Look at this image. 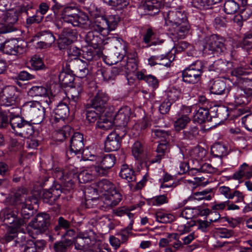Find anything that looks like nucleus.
<instances>
[{
    "label": "nucleus",
    "mask_w": 252,
    "mask_h": 252,
    "mask_svg": "<svg viewBox=\"0 0 252 252\" xmlns=\"http://www.w3.org/2000/svg\"><path fill=\"white\" fill-rule=\"evenodd\" d=\"M165 24L171 28L169 31L175 41L185 37L189 30L190 26L188 20L186 10L181 6L169 10L165 18Z\"/></svg>",
    "instance_id": "1"
},
{
    "label": "nucleus",
    "mask_w": 252,
    "mask_h": 252,
    "mask_svg": "<svg viewBox=\"0 0 252 252\" xmlns=\"http://www.w3.org/2000/svg\"><path fill=\"white\" fill-rule=\"evenodd\" d=\"M96 186L100 192H104L103 201L107 206H115L122 199L121 193L115 189L113 184L107 179L98 181Z\"/></svg>",
    "instance_id": "2"
},
{
    "label": "nucleus",
    "mask_w": 252,
    "mask_h": 252,
    "mask_svg": "<svg viewBox=\"0 0 252 252\" xmlns=\"http://www.w3.org/2000/svg\"><path fill=\"white\" fill-rule=\"evenodd\" d=\"M22 110L24 115L33 124H39L45 118V109L38 101L26 102L23 105Z\"/></svg>",
    "instance_id": "3"
},
{
    "label": "nucleus",
    "mask_w": 252,
    "mask_h": 252,
    "mask_svg": "<svg viewBox=\"0 0 252 252\" xmlns=\"http://www.w3.org/2000/svg\"><path fill=\"white\" fill-rule=\"evenodd\" d=\"M243 86L238 89L235 95V103L237 105L248 104L252 97V73L249 77H243Z\"/></svg>",
    "instance_id": "4"
},
{
    "label": "nucleus",
    "mask_w": 252,
    "mask_h": 252,
    "mask_svg": "<svg viewBox=\"0 0 252 252\" xmlns=\"http://www.w3.org/2000/svg\"><path fill=\"white\" fill-rule=\"evenodd\" d=\"M10 126L15 134L20 137L29 138L33 133V126L22 117L12 118Z\"/></svg>",
    "instance_id": "5"
},
{
    "label": "nucleus",
    "mask_w": 252,
    "mask_h": 252,
    "mask_svg": "<svg viewBox=\"0 0 252 252\" xmlns=\"http://www.w3.org/2000/svg\"><path fill=\"white\" fill-rule=\"evenodd\" d=\"M116 161V158L114 155L106 154L98 158L97 162L98 164L93 167V171L95 174L106 175L115 164Z\"/></svg>",
    "instance_id": "6"
},
{
    "label": "nucleus",
    "mask_w": 252,
    "mask_h": 252,
    "mask_svg": "<svg viewBox=\"0 0 252 252\" xmlns=\"http://www.w3.org/2000/svg\"><path fill=\"white\" fill-rule=\"evenodd\" d=\"M18 101L16 88L13 86H6L0 92V103L5 106H13Z\"/></svg>",
    "instance_id": "7"
},
{
    "label": "nucleus",
    "mask_w": 252,
    "mask_h": 252,
    "mask_svg": "<svg viewBox=\"0 0 252 252\" xmlns=\"http://www.w3.org/2000/svg\"><path fill=\"white\" fill-rule=\"evenodd\" d=\"M206 44V47L208 50L211 51L213 53L220 54L223 53L225 49L224 45L225 39L217 34H213L207 36L205 38Z\"/></svg>",
    "instance_id": "8"
},
{
    "label": "nucleus",
    "mask_w": 252,
    "mask_h": 252,
    "mask_svg": "<svg viewBox=\"0 0 252 252\" xmlns=\"http://www.w3.org/2000/svg\"><path fill=\"white\" fill-rule=\"evenodd\" d=\"M84 147V138L82 134L74 133L70 141V150L66 153L68 158H72V155L80 154Z\"/></svg>",
    "instance_id": "9"
},
{
    "label": "nucleus",
    "mask_w": 252,
    "mask_h": 252,
    "mask_svg": "<svg viewBox=\"0 0 252 252\" xmlns=\"http://www.w3.org/2000/svg\"><path fill=\"white\" fill-rule=\"evenodd\" d=\"M67 66L72 72L75 73L76 76L80 78L85 77L89 73L88 63L81 59L68 61Z\"/></svg>",
    "instance_id": "10"
},
{
    "label": "nucleus",
    "mask_w": 252,
    "mask_h": 252,
    "mask_svg": "<svg viewBox=\"0 0 252 252\" xmlns=\"http://www.w3.org/2000/svg\"><path fill=\"white\" fill-rule=\"evenodd\" d=\"M50 224V217L45 213H38L30 222V226L42 233L45 232Z\"/></svg>",
    "instance_id": "11"
},
{
    "label": "nucleus",
    "mask_w": 252,
    "mask_h": 252,
    "mask_svg": "<svg viewBox=\"0 0 252 252\" xmlns=\"http://www.w3.org/2000/svg\"><path fill=\"white\" fill-rule=\"evenodd\" d=\"M108 100L107 94L102 90H99L93 99L91 100L92 108L96 111L101 112H105V106Z\"/></svg>",
    "instance_id": "12"
},
{
    "label": "nucleus",
    "mask_w": 252,
    "mask_h": 252,
    "mask_svg": "<svg viewBox=\"0 0 252 252\" xmlns=\"http://www.w3.org/2000/svg\"><path fill=\"white\" fill-rule=\"evenodd\" d=\"M115 49H113L111 58L117 63L124 59L126 54V42L121 38H115L113 42Z\"/></svg>",
    "instance_id": "13"
},
{
    "label": "nucleus",
    "mask_w": 252,
    "mask_h": 252,
    "mask_svg": "<svg viewBox=\"0 0 252 252\" xmlns=\"http://www.w3.org/2000/svg\"><path fill=\"white\" fill-rule=\"evenodd\" d=\"M55 115L52 119V124L61 123L64 124V120L69 113L68 106L64 103H60L54 110Z\"/></svg>",
    "instance_id": "14"
},
{
    "label": "nucleus",
    "mask_w": 252,
    "mask_h": 252,
    "mask_svg": "<svg viewBox=\"0 0 252 252\" xmlns=\"http://www.w3.org/2000/svg\"><path fill=\"white\" fill-rule=\"evenodd\" d=\"M232 63L220 59L213 62L209 65L208 68L210 72H214L217 74L224 73L232 69Z\"/></svg>",
    "instance_id": "15"
},
{
    "label": "nucleus",
    "mask_w": 252,
    "mask_h": 252,
    "mask_svg": "<svg viewBox=\"0 0 252 252\" xmlns=\"http://www.w3.org/2000/svg\"><path fill=\"white\" fill-rule=\"evenodd\" d=\"M163 5V0H151L141 5L140 9L144 10L146 14L154 15L159 12Z\"/></svg>",
    "instance_id": "16"
},
{
    "label": "nucleus",
    "mask_w": 252,
    "mask_h": 252,
    "mask_svg": "<svg viewBox=\"0 0 252 252\" xmlns=\"http://www.w3.org/2000/svg\"><path fill=\"white\" fill-rule=\"evenodd\" d=\"M28 190L24 188L15 190L13 195L11 197V202L14 205H22L31 202V198L28 197Z\"/></svg>",
    "instance_id": "17"
},
{
    "label": "nucleus",
    "mask_w": 252,
    "mask_h": 252,
    "mask_svg": "<svg viewBox=\"0 0 252 252\" xmlns=\"http://www.w3.org/2000/svg\"><path fill=\"white\" fill-rule=\"evenodd\" d=\"M60 185L54 188L43 191L42 198L44 203L52 205L58 199L63 193Z\"/></svg>",
    "instance_id": "18"
},
{
    "label": "nucleus",
    "mask_w": 252,
    "mask_h": 252,
    "mask_svg": "<svg viewBox=\"0 0 252 252\" xmlns=\"http://www.w3.org/2000/svg\"><path fill=\"white\" fill-rule=\"evenodd\" d=\"M131 109L128 106L121 108L115 115L114 123L119 126H126L129 120Z\"/></svg>",
    "instance_id": "19"
},
{
    "label": "nucleus",
    "mask_w": 252,
    "mask_h": 252,
    "mask_svg": "<svg viewBox=\"0 0 252 252\" xmlns=\"http://www.w3.org/2000/svg\"><path fill=\"white\" fill-rule=\"evenodd\" d=\"M66 23L71 24L74 27L88 28L90 24L88 16L84 13L78 12Z\"/></svg>",
    "instance_id": "20"
},
{
    "label": "nucleus",
    "mask_w": 252,
    "mask_h": 252,
    "mask_svg": "<svg viewBox=\"0 0 252 252\" xmlns=\"http://www.w3.org/2000/svg\"><path fill=\"white\" fill-rule=\"evenodd\" d=\"M219 191L220 194L223 195L228 200L232 199L234 197H236L235 202L239 203L244 201V195L239 190L232 189L228 187L223 186L219 188Z\"/></svg>",
    "instance_id": "21"
},
{
    "label": "nucleus",
    "mask_w": 252,
    "mask_h": 252,
    "mask_svg": "<svg viewBox=\"0 0 252 252\" xmlns=\"http://www.w3.org/2000/svg\"><path fill=\"white\" fill-rule=\"evenodd\" d=\"M52 125L57 128L54 134L57 141L62 142L70 136L71 128L69 126L62 125L61 123Z\"/></svg>",
    "instance_id": "22"
},
{
    "label": "nucleus",
    "mask_w": 252,
    "mask_h": 252,
    "mask_svg": "<svg viewBox=\"0 0 252 252\" xmlns=\"http://www.w3.org/2000/svg\"><path fill=\"white\" fill-rule=\"evenodd\" d=\"M2 51L6 54L17 55L21 54L24 51V48L19 46L14 40L6 41L3 42Z\"/></svg>",
    "instance_id": "23"
},
{
    "label": "nucleus",
    "mask_w": 252,
    "mask_h": 252,
    "mask_svg": "<svg viewBox=\"0 0 252 252\" xmlns=\"http://www.w3.org/2000/svg\"><path fill=\"white\" fill-rule=\"evenodd\" d=\"M210 91L212 94L217 95H227L229 92V90L226 87L225 83L223 81L220 80L213 82L210 87Z\"/></svg>",
    "instance_id": "24"
},
{
    "label": "nucleus",
    "mask_w": 252,
    "mask_h": 252,
    "mask_svg": "<svg viewBox=\"0 0 252 252\" xmlns=\"http://www.w3.org/2000/svg\"><path fill=\"white\" fill-rule=\"evenodd\" d=\"M182 77L184 82L193 84L200 80L201 76L188 67L182 71Z\"/></svg>",
    "instance_id": "25"
},
{
    "label": "nucleus",
    "mask_w": 252,
    "mask_h": 252,
    "mask_svg": "<svg viewBox=\"0 0 252 252\" xmlns=\"http://www.w3.org/2000/svg\"><path fill=\"white\" fill-rule=\"evenodd\" d=\"M121 141L111 132L105 142V149L108 152L117 151L120 148Z\"/></svg>",
    "instance_id": "26"
},
{
    "label": "nucleus",
    "mask_w": 252,
    "mask_h": 252,
    "mask_svg": "<svg viewBox=\"0 0 252 252\" xmlns=\"http://www.w3.org/2000/svg\"><path fill=\"white\" fill-rule=\"evenodd\" d=\"M18 16L19 13L17 10H11L2 14V20L8 26H11L14 31V25L18 20Z\"/></svg>",
    "instance_id": "27"
},
{
    "label": "nucleus",
    "mask_w": 252,
    "mask_h": 252,
    "mask_svg": "<svg viewBox=\"0 0 252 252\" xmlns=\"http://www.w3.org/2000/svg\"><path fill=\"white\" fill-rule=\"evenodd\" d=\"M70 92V97L69 99V104L71 106L76 107L81 98V94L83 92V89L81 86L71 87Z\"/></svg>",
    "instance_id": "28"
},
{
    "label": "nucleus",
    "mask_w": 252,
    "mask_h": 252,
    "mask_svg": "<svg viewBox=\"0 0 252 252\" xmlns=\"http://www.w3.org/2000/svg\"><path fill=\"white\" fill-rule=\"evenodd\" d=\"M120 176L122 178L127 180L128 182H133L136 181L134 171L126 164L122 166Z\"/></svg>",
    "instance_id": "29"
},
{
    "label": "nucleus",
    "mask_w": 252,
    "mask_h": 252,
    "mask_svg": "<svg viewBox=\"0 0 252 252\" xmlns=\"http://www.w3.org/2000/svg\"><path fill=\"white\" fill-rule=\"evenodd\" d=\"M112 120V119L110 117L107 116L106 114L104 113L99 118L95 127L104 130L109 129L113 126Z\"/></svg>",
    "instance_id": "30"
},
{
    "label": "nucleus",
    "mask_w": 252,
    "mask_h": 252,
    "mask_svg": "<svg viewBox=\"0 0 252 252\" xmlns=\"http://www.w3.org/2000/svg\"><path fill=\"white\" fill-rule=\"evenodd\" d=\"M105 19V18L101 17L100 19L95 20L93 25L94 30L103 35L109 33L108 24Z\"/></svg>",
    "instance_id": "31"
},
{
    "label": "nucleus",
    "mask_w": 252,
    "mask_h": 252,
    "mask_svg": "<svg viewBox=\"0 0 252 252\" xmlns=\"http://www.w3.org/2000/svg\"><path fill=\"white\" fill-rule=\"evenodd\" d=\"M136 76L138 80H144L154 88H156L158 87V81L155 76L146 75L142 71L137 72Z\"/></svg>",
    "instance_id": "32"
},
{
    "label": "nucleus",
    "mask_w": 252,
    "mask_h": 252,
    "mask_svg": "<svg viewBox=\"0 0 252 252\" xmlns=\"http://www.w3.org/2000/svg\"><path fill=\"white\" fill-rule=\"evenodd\" d=\"M193 120L199 124H202L206 121L211 120L208 109L202 107L199 108L193 116Z\"/></svg>",
    "instance_id": "33"
},
{
    "label": "nucleus",
    "mask_w": 252,
    "mask_h": 252,
    "mask_svg": "<svg viewBox=\"0 0 252 252\" xmlns=\"http://www.w3.org/2000/svg\"><path fill=\"white\" fill-rule=\"evenodd\" d=\"M75 237L80 238L83 240H85L89 242L95 241L97 235L96 233L92 229L86 230L82 231L78 230Z\"/></svg>",
    "instance_id": "34"
},
{
    "label": "nucleus",
    "mask_w": 252,
    "mask_h": 252,
    "mask_svg": "<svg viewBox=\"0 0 252 252\" xmlns=\"http://www.w3.org/2000/svg\"><path fill=\"white\" fill-rule=\"evenodd\" d=\"M156 35L155 32L152 28H148L143 34V42L146 44L147 47H150L152 45H156L158 42L154 41Z\"/></svg>",
    "instance_id": "35"
},
{
    "label": "nucleus",
    "mask_w": 252,
    "mask_h": 252,
    "mask_svg": "<svg viewBox=\"0 0 252 252\" xmlns=\"http://www.w3.org/2000/svg\"><path fill=\"white\" fill-rule=\"evenodd\" d=\"M36 36L45 45H50L51 46L55 40V36L49 31H41L37 33Z\"/></svg>",
    "instance_id": "36"
},
{
    "label": "nucleus",
    "mask_w": 252,
    "mask_h": 252,
    "mask_svg": "<svg viewBox=\"0 0 252 252\" xmlns=\"http://www.w3.org/2000/svg\"><path fill=\"white\" fill-rule=\"evenodd\" d=\"M32 240L30 238L29 235L25 233L20 232L17 235L16 239L14 240L13 246L19 248H24Z\"/></svg>",
    "instance_id": "37"
},
{
    "label": "nucleus",
    "mask_w": 252,
    "mask_h": 252,
    "mask_svg": "<svg viewBox=\"0 0 252 252\" xmlns=\"http://www.w3.org/2000/svg\"><path fill=\"white\" fill-rule=\"evenodd\" d=\"M168 149V142L160 143L157 147L156 152L157 154L155 158L151 161L152 163L159 162L163 158Z\"/></svg>",
    "instance_id": "38"
},
{
    "label": "nucleus",
    "mask_w": 252,
    "mask_h": 252,
    "mask_svg": "<svg viewBox=\"0 0 252 252\" xmlns=\"http://www.w3.org/2000/svg\"><path fill=\"white\" fill-rule=\"evenodd\" d=\"M73 244V241L68 239L60 241L53 244L54 252H66L69 247Z\"/></svg>",
    "instance_id": "39"
},
{
    "label": "nucleus",
    "mask_w": 252,
    "mask_h": 252,
    "mask_svg": "<svg viewBox=\"0 0 252 252\" xmlns=\"http://www.w3.org/2000/svg\"><path fill=\"white\" fill-rule=\"evenodd\" d=\"M97 176L99 175L94 173L93 167L91 170H86L81 172L78 175V178L80 183L85 184L92 181Z\"/></svg>",
    "instance_id": "40"
},
{
    "label": "nucleus",
    "mask_w": 252,
    "mask_h": 252,
    "mask_svg": "<svg viewBox=\"0 0 252 252\" xmlns=\"http://www.w3.org/2000/svg\"><path fill=\"white\" fill-rule=\"evenodd\" d=\"M100 73L104 81H108L114 80L117 75L119 73L118 68L114 67L112 69H100L97 71V73Z\"/></svg>",
    "instance_id": "41"
},
{
    "label": "nucleus",
    "mask_w": 252,
    "mask_h": 252,
    "mask_svg": "<svg viewBox=\"0 0 252 252\" xmlns=\"http://www.w3.org/2000/svg\"><path fill=\"white\" fill-rule=\"evenodd\" d=\"M44 245L43 241H29L28 245L24 247V252H38V251L43 250Z\"/></svg>",
    "instance_id": "42"
},
{
    "label": "nucleus",
    "mask_w": 252,
    "mask_h": 252,
    "mask_svg": "<svg viewBox=\"0 0 252 252\" xmlns=\"http://www.w3.org/2000/svg\"><path fill=\"white\" fill-rule=\"evenodd\" d=\"M59 3H56L52 6L51 10L54 13L53 20L56 26L58 29L62 28V24L60 23V14L63 8Z\"/></svg>",
    "instance_id": "43"
},
{
    "label": "nucleus",
    "mask_w": 252,
    "mask_h": 252,
    "mask_svg": "<svg viewBox=\"0 0 252 252\" xmlns=\"http://www.w3.org/2000/svg\"><path fill=\"white\" fill-rule=\"evenodd\" d=\"M226 147L219 143L214 144L211 147V152L215 157L222 158L226 154Z\"/></svg>",
    "instance_id": "44"
},
{
    "label": "nucleus",
    "mask_w": 252,
    "mask_h": 252,
    "mask_svg": "<svg viewBox=\"0 0 252 252\" xmlns=\"http://www.w3.org/2000/svg\"><path fill=\"white\" fill-rule=\"evenodd\" d=\"M59 79L62 84L65 87H73L74 77L71 74L62 72L59 75Z\"/></svg>",
    "instance_id": "45"
},
{
    "label": "nucleus",
    "mask_w": 252,
    "mask_h": 252,
    "mask_svg": "<svg viewBox=\"0 0 252 252\" xmlns=\"http://www.w3.org/2000/svg\"><path fill=\"white\" fill-rule=\"evenodd\" d=\"M76 11L77 10L72 7H64L60 14V23L62 24V21L64 22L68 21V19L72 18L76 13Z\"/></svg>",
    "instance_id": "46"
},
{
    "label": "nucleus",
    "mask_w": 252,
    "mask_h": 252,
    "mask_svg": "<svg viewBox=\"0 0 252 252\" xmlns=\"http://www.w3.org/2000/svg\"><path fill=\"white\" fill-rule=\"evenodd\" d=\"M98 191V190L97 188L89 186L86 188L84 190V194L86 201L95 200L98 199L99 197Z\"/></svg>",
    "instance_id": "47"
},
{
    "label": "nucleus",
    "mask_w": 252,
    "mask_h": 252,
    "mask_svg": "<svg viewBox=\"0 0 252 252\" xmlns=\"http://www.w3.org/2000/svg\"><path fill=\"white\" fill-rule=\"evenodd\" d=\"M252 14V10L249 7L245 8L241 12L240 15H236L233 21L237 23L238 26H242L243 25L242 19L246 20Z\"/></svg>",
    "instance_id": "48"
},
{
    "label": "nucleus",
    "mask_w": 252,
    "mask_h": 252,
    "mask_svg": "<svg viewBox=\"0 0 252 252\" xmlns=\"http://www.w3.org/2000/svg\"><path fill=\"white\" fill-rule=\"evenodd\" d=\"M147 204L150 206H160L168 202V199L165 195H158L148 199Z\"/></svg>",
    "instance_id": "49"
},
{
    "label": "nucleus",
    "mask_w": 252,
    "mask_h": 252,
    "mask_svg": "<svg viewBox=\"0 0 252 252\" xmlns=\"http://www.w3.org/2000/svg\"><path fill=\"white\" fill-rule=\"evenodd\" d=\"M104 113V112L100 113L95 109H93L92 106H91L90 109L86 111V119L90 123H94L96 121H98L99 118Z\"/></svg>",
    "instance_id": "50"
},
{
    "label": "nucleus",
    "mask_w": 252,
    "mask_h": 252,
    "mask_svg": "<svg viewBox=\"0 0 252 252\" xmlns=\"http://www.w3.org/2000/svg\"><path fill=\"white\" fill-rule=\"evenodd\" d=\"M72 225V221H69L65 220L63 217H60L58 220V225L54 228L55 231L57 232V234L59 235L60 231L62 229L66 230L69 228Z\"/></svg>",
    "instance_id": "51"
},
{
    "label": "nucleus",
    "mask_w": 252,
    "mask_h": 252,
    "mask_svg": "<svg viewBox=\"0 0 252 252\" xmlns=\"http://www.w3.org/2000/svg\"><path fill=\"white\" fill-rule=\"evenodd\" d=\"M132 153L135 158L137 160H141L144 153V147L139 141L135 142L132 147Z\"/></svg>",
    "instance_id": "52"
},
{
    "label": "nucleus",
    "mask_w": 252,
    "mask_h": 252,
    "mask_svg": "<svg viewBox=\"0 0 252 252\" xmlns=\"http://www.w3.org/2000/svg\"><path fill=\"white\" fill-rule=\"evenodd\" d=\"M224 11L227 14H233L237 11L239 4L233 0H228L224 4Z\"/></svg>",
    "instance_id": "53"
},
{
    "label": "nucleus",
    "mask_w": 252,
    "mask_h": 252,
    "mask_svg": "<svg viewBox=\"0 0 252 252\" xmlns=\"http://www.w3.org/2000/svg\"><path fill=\"white\" fill-rule=\"evenodd\" d=\"M1 213L4 220H6L7 223L11 224L14 222L16 217V212L12 211L11 208L6 207L1 210Z\"/></svg>",
    "instance_id": "54"
},
{
    "label": "nucleus",
    "mask_w": 252,
    "mask_h": 252,
    "mask_svg": "<svg viewBox=\"0 0 252 252\" xmlns=\"http://www.w3.org/2000/svg\"><path fill=\"white\" fill-rule=\"evenodd\" d=\"M156 220L163 223H170L174 220V217L170 214L162 212H158L156 214Z\"/></svg>",
    "instance_id": "55"
},
{
    "label": "nucleus",
    "mask_w": 252,
    "mask_h": 252,
    "mask_svg": "<svg viewBox=\"0 0 252 252\" xmlns=\"http://www.w3.org/2000/svg\"><path fill=\"white\" fill-rule=\"evenodd\" d=\"M181 96V90L175 87L170 88L167 92V99L172 102H175L178 100Z\"/></svg>",
    "instance_id": "56"
},
{
    "label": "nucleus",
    "mask_w": 252,
    "mask_h": 252,
    "mask_svg": "<svg viewBox=\"0 0 252 252\" xmlns=\"http://www.w3.org/2000/svg\"><path fill=\"white\" fill-rule=\"evenodd\" d=\"M126 61V63L124 65V68L127 73L134 72L137 68V62L135 58L126 57L124 62Z\"/></svg>",
    "instance_id": "57"
},
{
    "label": "nucleus",
    "mask_w": 252,
    "mask_h": 252,
    "mask_svg": "<svg viewBox=\"0 0 252 252\" xmlns=\"http://www.w3.org/2000/svg\"><path fill=\"white\" fill-rule=\"evenodd\" d=\"M28 94L32 97L45 96L47 95V89L43 86H33L29 90Z\"/></svg>",
    "instance_id": "58"
},
{
    "label": "nucleus",
    "mask_w": 252,
    "mask_h": 252,
    "mask_svg": "<svg viewBox=\"0 0 252 252\" xmlns=\"http://www.w3.org/2000/svg\"><path fill=\"white\" fill-rule=\"evenodd\" d=\"M199 131L198 128L196 126H190L189 128L183 130V138L192 140L198 135Z\"/></svg>",
    "instance_id": "59"
},
{
    "label": "nucleus",
    "mask_w": 252,
    "mask_h": 252,
    "mask_svg": "<svg viewBox=\"0 0 252 252\" xmlns=\"http://www.w3.org/2000/svg\"><path fill=\"white\" fill-rule=\"evenodd\" d=\"M105 18L106 23L108 24L109 32L115 30L120 20L119 16L117 15H109Z\"/></svg>",
    "instance_id": "60"
},
{
    "label": "nucleus",
    "mask_w": 252,
    "mask_h": 252,
    "mask_svg": "<svg viewBox=\"0 0 252 252\" xmlns=\"http://www.w3.org/2000/svg\"><path fill=\"white\" fill-rule=\"evenodd\" d=\"M31 202L23 204L22 205L21 215L26 220H28L33 215V207L31 205Z\"/></svg>",
    "instance_id": "61"
},
{
    "label": "nucleus",
    "mask_w": 252,
    "mask_h": 252,
    "mask_svg": "<svg viewBox=\"0 0 252 252\" xmlns=\"http://www.w3.org/2000/svg\"><path fill=\"white\" fill-rule=\"evenodd\" d=\"M211 191V189H205L202 191L194 192L189 199H194L198 200L203 199L209 200L212 198L211 195L209 194Z\"/></svg>",
    "instance_id": "62"
},
{
    "label": "nucleus",
    "mask_w": 252,
    "mask_h": 252,
    "mask_svg": "<svg viewBox=\"0 0 252 252\" xmlns=\"http://www.w3.org/2000/svg\"><path fill=\"white\" fill-rule=\"evenodd\" d=\"M107 3L116 10H122L128 5L129 0H109Z\"/></svg>",
    "instance_id": "63"
},
{
    "label": "nucleus",
    "mask_w": 252,
    "mask_h": 252,
    "mask_svg": "<svg viewBox=\"0 0 252 252\" xmlns=\"http://www.w3.org/2000/svg\"><path fill=\"white\" fill-rule=\"evenodd\" d=\"M33 4L32 2L25 3L20 6L18 9V13H25L27 16L35 11Z\"/></svg>",
    "instance_id": "64"
}]
</instances>
